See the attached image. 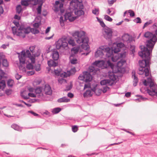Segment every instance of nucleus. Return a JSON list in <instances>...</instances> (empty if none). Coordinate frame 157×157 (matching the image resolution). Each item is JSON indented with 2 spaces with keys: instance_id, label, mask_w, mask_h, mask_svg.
<instances>
[{
  "instance_id": "1",
  "label": "nucleus",
  "mask_w": 157,
  "mask_h": 157,
  "mask_svg": "<svg viewBox=\"0 0 157 157\" xmlns=\"http://www.w3.org/2000/svg\"><path fill=\"white\" fill-rule=\"evenodd\" d=\"M151 60L145 59L140 60L139 61V67L138 71V74L140 75L144 74L145 77L149 76L147 78L149 86L151 90L147 88L146 91L147 93L151 96H156L157 97V89L154 86V84L152 79V76L150 66L151 64Z\"/></svg>"
},
{
  "instance_id": "2",
  "label": "nucleus",
  "mask_w": 157,
  "mask_h": 157,
  "mask_svg": "<svg viewBox=\"0 0 157 157\" xmlns=\"http://www.w3.org/2000/svg\"><path fill=\"white\" fill-rule=\"evenodd\" d=\"M144 36L148 40L146 42V46L143 45L140 46L141 51L138 52V54L142 59L151 60L152 50L156 43V36L155 34L148 31L145 33Z\"/></svg>"
},
{
  "instance_id": "3",
  "label": "nucleus",
  "mask_w": 157,
  "mask_h": 157,
  "mask_svg": "<svg viewBox=\"0 0 157 157\" xmlns=\"http://www.w3.org/2000/svg\"><path fill=\"white\" fill-rule=\"evenodd\" d=\"M68 12V20L72 22L82 15H84L85 11L83 10L84 6L82 0H72L69 3Z\"/></svg>"
},
{
  "instance_id": "4",
  "label": "nucleus",
  "mask_w": 157,
  "mask_h": 157,
  "mask_svg": "<svg viewBox=\"0 0 157 157\" xmlns=\"http://www.w3.org/2000/svg\"><path fill=\"white\" fill-rule=\"evenodd\" d=\"M52 57L54 60L50 59L48 61V64L49 67H47L48 71H49L51 69L50 67H53L54 68V72L56 76H59V70L57 68H56V67L58 65V63L57 61H56L59 58V53L57 51H54L52 54Z\"/></svg>"
},
{
  "instance_id": "5",
  "label": "nucleus",
  "mask_w": 157,
  "mask_h": 157,
  "mask_svg": "<svg viewBox=\"0 0 157 157\" xmlns=\"http://www.w3.org/2000/svg\"><path fill=\"white\" fill-rule=\"evenodd\" d=\"M12 31L14 35L24 38L25 37L26 34H28L30 32V28L29 27L25 28L23 26L21 25L17 29L16 27H13Z\"/></svg>"
},
{
  "instance_id": "6",
  "label": "nucleus",
  "mask_w": 157,
  "mask_h": 157,
  "mask_svg": "<svg viewBox=\"0 0 157 157\" xmlns=\"http://www.w3.org/2000/svg\"><path fill=\"white\" fill-rule=\"evenodd\" d=\"M125 62L126 61L122 59L117 62L116 65L112 63L109 66L112 69L113 71H115V73H120L123 74L125 71V68L123 66Z\"/></svg>"
},
{
  "instance_id": "7",
  "label": "nucleus",
  "mask_w": 157,
  "mask_h": 157,
  "mask_svg": "<svg viewBox=\"0 0 157 157\" xmlns=\"http://www.w3.org/2000/svg\"><path fill=\"white\" fill-rule=\"evenodd\" d=\"M100 24L102 27L103 28L106 27V28L105 29V30L104 31L105 34H104V37L108 40H111L113 33L112 29L106 26L103 21H101Z\"/></svg>"
},
{
  "instance_id": "8",
  "label": "nucleus",
  "mask_w": 157,
  "mask_h": 157,
  "mask_svg": "<svg viewBox=\"0 0 157 157\" xmlns=\"http://www.w3.org/2000/svg\"><path fill=\"white\" fill-rule=\"evenodd\" d=\"M76 40L78 44L82 43L81 45L82 49L87 51L88 50V49H90V46L88 44L89 41L88 37L86 36L84 38H82V39H81L80 40L78 39V40Z\"/></svg>"
},
{
  "instance_id": "9",
  "label": "nucleus",
  "mask_w": 157,
  "mask_h": 157,
  "mask_svg": "<svg viewBox=\"0 0 157 157\" xmlns=\"http://www.w3.org/2000/svg\"><path fill=\"white\" fill-rule=\"evenodd\" d=\"M85 34L86 32L84 31L77 30L73 32L72 34V36L76 39V40L79 39L80 40L81 39H82V38H84L86 36Z\"/></svg>"
},
{
  "instance_id": "10",
  "label": "nucleus",
  "mask_w": 157,
  "mask_h": 157,
  "mask_svg": "<svg viewBox=\"0 0 157 157\" xmlns=\"http://www.w3.org/2000/svg\"><path fill=\"white\" fill-rule=\"evenodd\" d=\"M35 93L37 96V98H39L42 100H46V98H45L44 92L42 90V88L41 87H37L35 89Z\"/></svg>"
},
{
  "instance_id": "11",
  "label": "nucleus",
  "mask_w": 157,
  "mask_h": 157,
  "mask_svg": "<svg viewBox=\"0 0 157 157\" xmlns=\"http://www.w3.org/2000/svg\"><path fill=\"white\" fill-rule=\"evenodd\" d=\"M59 41L61 42V44L59 43V49L61 48H68V39L66 36H63L61 38H59Z\"/></svg>"
},
{
  "instance_id": "12",
  "label": "nucleus",
  "mask_w": 157,
  "mask_h": 157,
  "mask_svg": "<svg viewBox=\"0 0 157 157\" xmlns=\"http://www.w3.org/2000/svg\"><path fill=\"white\" fill-rule=\"evenodd\" d=\"M38 0H21V4L22 6H27L29 5L30 3H31L34 5L38 4Z\"/></svg>"
},
{
  "instance_id": "13",
  "label": "nucleus",
  "mask_w": 157,
  "mask_h": 157,
  "mask_svg": "<svg viewBox=\"0 0 157 157\" xmlns=\"http://www.w3.org/2000/svg\"><path fill=\"white\" fill-rule=\"evenodd\" d=\"M104 50V46H101L99 47L95 52V57L96 58L102 57L104 55L103 53Z\"/></svg>"
},
{
  "instance_id": "14",
  "label": "nucleus",
  "mask_w": 157,
  "mask_h": 157,
  "mask_svg": "<svg viewBox=\"0 0 157 157\" xmlns=\"http://www.w3.org/2000/svg\"><path fill=\"white\" fill-rule=\"evenodd\" d=\"M104 51L106 53V57L109 58L113 55V53L112 47H109L106 46H104Z\"/></svg>"
},
{
  "instance_id": "15",
  "label": "nucleus",
  "mask_w": 157,
  "mask_h": 157,
  "mask_svg": "<svg viewBox=\"0 0 157 157\" xmlns=\"http://www.w3.org/2000/svg\"><path fill=\"white\" fill-rule=\"evenodd\" d=\"M43 92H44V94L46 98V95H50L52 93V90H51V88L48 85H45Z\"/></svg>"
},
{
  "instance_id": "16",
  "label": "nucleus",
  "mask_w": 157,
  "mask_h": 157,
  "mask_svg": "<svg viewBox=\"0 0 157 157\" xmlns=\"http://www.w3.org/2000/svg\"><path fill=\"white\" fill-rule=\"evenodd\" d=\"M85 74V82H89L92 80V76L90 72L87 71H84Z\"/></svg>"
},
{
  "instance_id": "17",
  "label": "nucleus",
  "mask_w": 157,
  "mask_h": 157,
  "mask_svg": "<svg viewBox=\"0 0 157 157\" xmlns=\"http://www.w3.org/2000/svg\"><path fill=\"white\" fill-rule=\"evenodd\" d=\"M25 50L22 51L21 52V54L18 57L20 63L22 64H25Z\"/></svg>"
},
{
  "instance_id": "18",
  "label": "nucleus",
  "mask_w": 157,
  "mask_h": 157,
  "mask_svg": "<svg viewBox=\"0 0 157 157\" xmlns=\"http://www.w3.org/2000/svg\"><path fill=\"white\" fill-rule=\"evenodd\" d=\"M114 73H116L115 71H113L112 72H110L108 75L109 79L113 82L116 81L118 78L117 76L115 75Z\"/></svg>"
},
{
  "instance_id": "19",
  "label": "nucleus",
  "mask_w": 157,
  "mask_h": 157,
  "mask_svg": "<svg viewBox=\"0 0 157 157\" xmlns=\"http://www.w3.org/2000/svg\"><path fill=\"white\" fill-rule=\"evenodd\" d=\"M89 72H90V73L91 72L93 73V75L95 74L99 70L98 68L92 66H89Z\"/></svg>"
},
{
  "instance_id": "20",
  "label": "nucleus",
  "mask_w": 157,
  "mask_h": 157,
  "mask_svg": "<svg viewBox=\"0 0 157 157\" xmlns=\"http://www.w3.org/2000/svg\"><path fill=\"white\" fill-rule=\"evenodd\" d=\"M21 96L24 99H28L29 98V97H31L33 98H36L37 96H36V95L35 93H28V95H25L23 94H21Z\"/></svg>"
},
{
  "instance_id": "21",
  "label": "nucleus",
  "mask_w": 157,
  "mask_h": 157,
  "mask_svg": "<svg viewBox=\"0 0 157 157\" xmlns=\"http://www.w3.org/2000/svg\"><path fill=\"white\" fill-rule=\"evenodd\" d=\"M132 78L133 79V86H136L137 85V84L138 82V78L137 77L136 75L135 72L134 73V74H133V72H132Z\"/></svg>"
},
{
  "instance_id": "22",
  "label": "nucleus",
  "mask_w": 157,
  "mask_h": 157,
  "mask_svg": "<svg viewBox=\"0 0 157 157\" xmlns=\"http://www.w3.org/2000/svg\"><path fill=\"white\" fill-rule=\"evenodd\" d=\"M59 0L56 1L55 4H54L52 8L53 10L56 13H57L59 11Z\"/></svg>"
},
{
  "instance_id": "23",
  "label": "nucleus",
  "mask_w": 157,
  "mask_h": 157,
  "mask_svg": "<svg viewBox=\"0 0 157 157\" xmlns=\"http://www.w3.org/2000/svg\"><path fill=\"white\" fill-rule=\"evenodd\" d=\"M136 96L139 97L138 98H137L135 100L136 101H138V102H141L142 101H145L148 99V98L144 97L143 96L140 95H136Z\"/></svg>"
},
{
  "instance_id": "24",
  "label": "nucleus",
  "mask_w": 157,
  "mask_h": 157,
  "mask_svg": "<svg viewBox=\"0 0 157 157\" xmlns=\"http://www.w3.org/2000/svg\"><path fill=\"white\" fill-rule=\"evenodd\" d=\"M111 60L113 62H116L120 59L118 54H113V55L111 56Z\"/></svg>"
},
{
  "instance_id": "25",
  "label": "nucleus",
  "mask_w": 157,
  "mask_h": 157,
  "mask_svg": "<svg viewBox=\"0 0 157 157\" xmlns=\"http://www.w3.org/2000/svg\"><path fill=\"white\" fill-rule=\"evenodd\" d=\"M93 95V93H91L90 90H87L83 94V96L84 98L87 97L88 96L91 97Z\"/></svg>"
},
{
  "instance_id": "26",
  "label": "nucleus",
  "mask_w": 157,
  "mask_h": 157,
  "mask_svg": "<svg viewBox=\"0 0 157 157\" xmlns=\"http://www.w3.org/2000/svg\"><path fill=\"white\" fill-rule=\"evenodd\" d=\"M62 70L61 69H59V75H60L61 77L63 78H67L70 76V75L69 74L70 72H68L67 71V72H64L63 74H60V72H61V71H62Z\"/></svg>"
},
{
  "instance_id": "27",
  "label": "nucleus",
  "mask_w": 157,
  "mask_h": 157,
  "mask_svg": "<svg viewBox=\"0 0 157 157\" xmlns=\"http://www.w3.org/2000/svg\"><path fill=\"white\" fill-rule=\"evenodd\" d=\"M70 101V99L66 97H63L59 98V102H68Z\"/></svg>"
},
{
  "instance_id": "28",
  "label": "nucleus",
  "mask_w": 157,
  "mask_h": 157,
  "mask_svg": "<svg viewBox=\"0 0 157 157\" xmlns=\"http://www.w3.org/2000/svg\"><path fill=\"white\" fill-rule=\"evenodd\" d=\"M124 141V140L122 139V138H118L116 140V143L112 144H111L109 145V146H110L122 143Z\"/></svg>"
},
{
  "instance_id": "29",
  "label": "nucleus",
  "mask_w": 157,
  "mask_h": 157,
  "mask_svg": "<svg viewBox=\"0 0 157 157\" xmlns=\"http://www.w3.org/2000/svg\"><path fill=\"white\" fill-rule=\"evenodd\" d=\"M11 127L14 129L18 131H21V128L18 125L16 124H13L11 125Z\"/></svg>"
},
{
  "instance_id": "30",
  "label": "nucleus",
  "mask_w": 157,
  "mask_h": 157,
  "mask_svg": "<svg viewBox=\"0 0 157 157\" xmlns=\"http://www.w3.org/2000/svg\"><path fill=\"white\" fill-rule=\"evenodd\" d=\"M112 48L113 54H118V53L121 51L120 49L117 47H112Z\"/></svg>"
},
{
  "instance_id": "31",
  "label": "nucleus",
  "mask_w": 157,
  "mask_h": 157,
  "mask_svg": "<svg viewBox=\"0 0 157 157\" xmlns=\"http://www.w3.org/2000/svg\"><path fill=\"white\" fill-rule=\"evenodd\" d=\"M22 11V9L21 5H19L16 7V11L17 13L20 14Z\"/></svg>"
},
{
  "instance_id": "32",
  "label": "nucleus",
  "mask_w": 157,
  "mask_h": 157,
  "mask_svg": "<svg viewBox=\"0 0 157 157\" xmlns=\"http://www.w3.org/2000/svg\"><path fill=\"white\" fill-rule=\"evenodd\" d=\"M67 43L70 45H72L73 47L75 45V41L74 39H72L71 38H70L69 40L68 39Z\"/></svg>"
},
{
  "instance_id": "33",
  "label": "nucleus",
  "mask_w": 157,
  "mask_h": 157,
  "mask_svg": "<svg viewBox=\"0 0 157 157\" xmlns=\"http://www.w3.org/2000/svg\"><path fill=\"white\" fill-rule=\"evenodd\" d=\"M79 47H74L71 49V52H74V54H77L79 51Z\"/></svg>"
},
{
  "instance_id": "34",
  "label": "nucleus",
  "mask_w": 157,
  "mask_h": 157,
  "mask_svg": "<svg viewBox=\"0 0 157 157\" xmlns=\"http://www.w3.org/2000/svg\"><path fill=\"white\" fill-rule=\"evenodd\" d=\"M153 23V21L151 20H150L148 21L145 22L143 27V29H144L145 28L147 27L149 25Z\"/></svg>"
},
{
  "instance_id": "35",
  "label": "nucleus",
  "mask_w": 157,
  "mask_h": 157,
  "mask_svg": "<svg viewBox=\"0 0 157 157\" xmlns=\"http://www.w3.org/2000/svg\"><path fill=\"white\" fill-rule=\"evenodd\" d=\"M68 72H69V74L70 76L75 74L76 72V70L75 67L71 68L70 70L67 71Z\"/></svg>"
},
{
  "instance_id": "36",
  "label": "nucleus",
  "mask_w": 157,
  "mask_h": 157,
  "mask_svg": "<svg viewBox=\"0 0 157 157\" xmlns=\"http://www.w3.org/2000/svg\"><path fill=\"white\" fill-rule=\"evenodd\" d=\"M13 80L10 79L7 82V85L9 87H12L13 86Z\"/></svg>"
},
{
  "instance_id": "37",
  "label": "nucleus",
  "mask_w": 157,
  "mask_h": 157,
  "mask_svg": "<svg viewBox=\"0 0 157 157\" xmlns=\"http://www.w3.org/2000/svg\"><path fill=\"white\" fill-rule=\"evenodd\" d=\"M126 52L125 51H123L121 52V53H119L118 54L119 56L120 59L124 58L125 57Z\"/></svg>"
},
{
  "instance_id": "38",
  "label": "nucleus",
  "mask_w": 157,
  "mask_h": 157,
  "mask_svg": "<svg viewBox=\"0 0 157 157\" xmlns=\"http://www.w3.org/2000/svg\"><path fill=\"white\" fill-rule=\"evenodd\" d=\"M70 63L72 64H75L77 63V59L76 58H73L70 59Z\"/></svg>"
},
{
  "instance_id": "39",
  "label": "nucleus",
  "mask_w": 157,
  "mask_h": 157,
  "mask_svg": "<svg viewBox=\"0 0 157 157\" xmlns=\"http://www.w3.org/2000/svg\"><path fill=\"white\" fill-rule=\"evenodd\" d=\"M2 65L5 67H7L8 66L9 64L6 59H4L2 61Z\"/></svg>"
},
{
  "instance_id": "40",
  "label": "nucleus",
  "mask_w": 157,
  "mask_h": 157,
  "mask_svg": "<svg viewBox=\"0 0 157 157\" xmlns=\"http://www.w3.org/2000/svg\"><path fill=\"white\" fill-rule=\"evenodd\" d=\"M133 21L137 24L141 23L142 21L141 18L140 17H137L136 19L133 20Z\"/></svg>"
},
{
  "instance_id": "41",
  "label": "nucleus",
  "mask_w": 157,
  "mask_h": 157,
  "mask_svg": "<svg viewBox=\"0 0 157 157\" xmlns=\"http://www.w3.org/2000/svg\"><path fill=\"white\" fill-rule=\"evenodd\" d=\"M78 79L82 81H83L85 82V74H84V72H83L82 74H80L78 77Z\"/></svg>"
},
{
  "instance_id": "42",
  "label": "nucleus",
  "mask_w": 157,
  "mask_h": 157,
  "mask_svg": "<svg viewBox=\"0 0 157 157\" xmlns=\"http://www.w3.org/2000/svg\"><path fill=\"white\" fill-rule=\"evenodd\" d=\"M52 112L53 114H56L59 113V107L54 108L52 109Z\"/></svg>"
},
{
  "instance_id": "43",
  "label": "nucleus",
  "mask_w": 157,
  "mask_h": 157,
  "mask_svg": "<svg viewBox=\"0 0 157 157\" xmlns=\"http://www.w3.org/2000/svg\"><path fill=\"white\" fill-rule=\"evenodd\" d=\"M116 46L117 47L120 49L121 48L124 47V44L122 42H120L117 43L116 44Z\"/></svg>"
},
{
  "instance_id": "44",
  "label": "nucleus",
  "mask_w": 157,
  "mask_h": 157,
  "mask_svg": "<svg viewBox=\"0 0 157 157\" xmlns=\"http://www.w3.org/2000/svg\"><path fill=\"white\" fill-rule=\"evenodd\" d=\"M104 19L106 21L111 22L112 21L113 19L109 16L107 15H104Z\"/></svg>"
},
{
  "instance_id": "45",
  "label": "nucleus",
  "mask_w": 157,
  "mask_h": 157,
  "mask_svg": "<svg viewBox=\"0 0 157 157\" xmlns=\"http://www.w3.org/2000/svg\"><path fill=\"white\" fill-rule=\"evenodd\" d=\"M78 129V127L77 125H72V130L74 132H76Z\"/></svg>"
},
{
  "instance_id": "46",
  "label": "nucleus",
  "mask_w": 157,
  "mask_h": 157,
  "mask_svg": "<svg viewBox=\"0 0 157 157\" xmlns=\"http://www.w3.org/2000/svg\"><path fill=\"white\" fill-rule=\"evenodd\" d=\"M59 23L61 26H63L64 25L63 17L61 16L59 17Z\"/></svg>"
},
{
  "instance_id": "47",
  "label": "nucleus",
  "mask_w": 157,
  "mask_h": 157,
  "mask_svg": "<svg viewBox=\"0 0 157 157\" xmlns=\"http://www.w3.org/2000/svg\"><path fill=\"white\" fill-rule=\"evenodd\" d=\"M128 13H129L130 16L131 17H133L135 16V14L132 10H128Z\"/></svg>"
},
{
  "instance_id": "48",
  "label": "nucleus",
  "mask_w": 157,
  "mask_h": 157,
  "mask_svg": "<svg viewBox=\"0 0 157 157\" xmlns=\"http://www.w3.org/2000/svg\"><path fill=\"white\" fill-rule=\"evenodd\" d=\"M30 31L33 34H37L39 33V30L36 28L30 29Z\"/></svg>"
},
{
  "instance_id": "49",
  "label": "nucleus",
  "mask_w": 157,
  "mask_h": 157,
  "mask_svg": "<svg viewBox=\"0 0 157 157\" xmlns=\"http://www.w3.org/2000/svg\"><path fill=\"white\" fill-rule=\"evenodd\" d=\"M100 63L101 62L100 60H96L93 63V64L95 67H99L100 65Z\"/></svg>"
},
{
  "instance_id": "50",
  "label": "nucleus",
  "mask_w": 157,
  "mask_h": 157,
  "mask_svg": "<svg viewBox=\"0 0 157 157\" xmlns=\"http://www.w3.org/2000/svg\"><path fill=\"white\" fill-rule=\"evenodd\" d=\"M99 11L98 9L95 8L94 10H93L92 11V13L96 16H98L99 14L98 12Z\"/></svg>"
},
{
  "instance_id": "51",
  "label": "nucleus",
  "mask_w": 157,
  "mask_h": 157,
  "mask_svg": "<svg viewBox=\"0 0 157 157\" xmlns=\"http://www.w3.org/2000/svg\"><path fill=\"white\" fill-rule=\"evenodd\" d=\"M124 131H126V132L128 133H130V134H132V135L134 136H144V135H136L135 134H134L132 132H129V131H127V130H126V129H123Z\"/></svg>"
},
{
  "instance_id": "52",
  "label": "nucleus",
  "mask_w": 157,
  "mask_h": 157,
  "mask_svg": "<svg viewBox=\"0 0 157 157\" xmlns=\"http://www.w3.org/2000/svg\"><path fill=\"white\" fill-rule=\"evenodd\" d=\"M25 52V56H27L29 58H30L31 57H32L31 54L29 51V50H26Z\"/></svg>"
},
{
  "instance_id": "53",
  "label": "nucleus",
  "mask_w": 157,
  "mask_h": 157,
  "mask_svg": "<svg viewBox=\"0 0 157 157\" xmlns=\"http://www.w3.org/2000/svg\"><path fill=\"white\" fill-rule=\"evenodd\" d=\"M91 88V84L89 82L87 83L86 84H85L84 87V90H85L86 88Z\"/></svg>"
},
{
  "instance_id": "54",
  "label": "nucleus",
  "mask_w": 157,
  "mask_h": 157,
  "mask_svg": "<svg viewBox=\"0 0 157 157\" xmlns=\"http://www.w3.org/2000/svg\"><path fill=\"white\" fill-rule=\"evenodd\" d=\"M102 90L101 89H98L96 90L95 94L97 96H99L101 94Z\"/></svg>"
},
{
  "instance_id": "55",
  "label": "nucleus",
  "mask_w": 157,
  "mask_h": 157,
  "mask_svg": "<svg viewBox=\"0 0 157 157\" xmlns=\"http://www.w3.org/2000/svg\"><path fill=\"white\" fill-rule=\"evenodd\" d=\"M26 68L29 70L32 69H33V65L31 63H29L26 65Z\"/></svg>"
},
{
  "instance_id": "56",
  "label": "nucleus",
  "mask_w": 157,
  "mask_h": 157,
  "mask_svg": "<svg viewBox=\"0 0 157 157\" xmlns=\"http://www.w3.org/2000/svg\"><path fill=\"white\" fill-rule=\"evenodd\" d=\"M67 11H66L65 14L64 15V22L67 21V20H68V14Z\"/></svg>"
},
{
  "instance_id": "57",
  "label": "nucleus",
  "mask_w": 157,
  "mask_h": 157,
  "mask_svg": "<svg viewBox=\"0 0 157 157\" xmlns=\"http://www.w3.org/2000/svg\"><path fill=\"white\" fill-rule=\"evenodd\" d=\"M151 29H154V30L157 29V23H154L153 25L151 27Z\"/></svg>"
},
{
  "instance_id": "58",
  "label": "nucleus",
  "mask_w": 157,
  "mask_h": 157,
  "mask_svg": "<svg viewBox=\"0 0 157 157\" xmlns=\"http://www.w3.org/2000/svg\"><path fill=\"white\" fill-rule=\"evenodd\" d=\"M35 70L37 71H40V65L37 64L34 67Z\"/></svg>"
},
{
  "instance_id": "59",
  "label": "nucleus",
  "mask_w": 157,
  "mask_h": 157,
  "mask_svg": "<svg viewBox=\"0 0 157 157\" xmlns=\"http://www.w3.org/2000/svg\"><path fill=\"white\" fill-rule=\"evenodd\" d=\"M108 80H106V79H104L103 80H102L100 82V84L101 85H106V81H107Z\"/></svg>"
},
{
  "instance_id": "60",
  "label": "nucleus",
  "mask_w": 157,
  "mask_h": 157,
  "mask_svg": "<svg viewBox=\"0 0 157 157\" xmlns=\"http://www.w3.org/2000/svg\"><path fill=\"white\" fill-rule=\"evenodd\" d=\"M72 86L71 84L69 86H67L66 89H65L64 90L65 91H67L71 90L72 88Z\"/></svg>"
},
{
  "instance_id": "61",
  "label": "nucleus",
  "mask_w": 157,
  "mask_h": 157,
  "mask_svg": "<svg viewBox=\"0 0 157 157\" xmlns=\"http://www.w3.org/2000/svg\"><path fill=\"white\" fill-rule=\"evenodd\" d=\"M67 96L69 98H72L74 97V94L71 92H69L68 93Z\"/></svg>"
},
{
  "instance_id": "62",
  "label": "nucleus",
  "mask_w": 157,
  "mask_h": 157,
  "mask_svg": "<svg viewBox=\"0 0 157 157\" xmlns=\"http://www.w3.org/2000/svg\"><path fill=\"white\" fill-rule=\"evenodd\" d=\"M41 6H39L38 7L37 9V13L38 14H40L41 13Z\"/></svg>"
},
{
  "instance_id": "63",
  "label": "nucleus",
  "mask_w": 157,
  "mask_h": 157,
  "mask_svg": "<svg viewBox=\"0 0 157 157\" xmlns=\"http://www.w3.org/2000/svg\"><path fill=\"white\" fill-rule=\"evenodd\" d=\"M127 36H128V38L127 40V43H131V42H132V38H130L128 36H129V35L128 34H126Z\"/></svg>"
},
{
  "instance_id": "64",
  "label": "nucleus",
  "mask_w": 157,
  "mask_h": 157,
  "mask_svg": "<svg viewBox=\"0 0 157 157\" xmlns=\"http://www.w3.org/2000/svg\"><path fill=\"white\" fill-rule=\"evenodd\" d=\"M28 112L31 113L34 116H39V115L38 114L32 111H28Z\"/></svg>"
}]
</instances>
